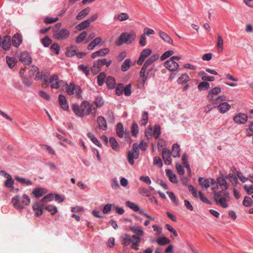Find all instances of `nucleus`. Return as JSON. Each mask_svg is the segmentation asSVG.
<instances>
[{
	"label": "nucleus",
	"instance_id": "1",
	"mask_svg": "<svg viewBox=\"0 0 253 253\" xmlns=\"http://www.w3.org/2000/svg\"><path fill=\"white\" fill-rule=\"evenodd\" d=\"M72 109L74 113L79 117H83L90 114L95 116L96 108L92 107L90 104L86 101H84L80 106L77 104L72 105Z\"/></svg>",
	"mask_w": 253,
	"mask_h": 253
},
{
	"label": "nucleus",
	"instance_id": "2",
	"mask_svg": "<svg viewBox=\"0 0 253 253\" xmlns=\"http://www.w3.org/2000/svg\"><path fill=\"white\" fill-rule=\"evenodd\" d=\"M53 199L54 195L52 194H49L45 196L40 201L35 203L33 206V210L35 211V215L37 216L42 215L45 206L44 203L51 201Z\"/></svg>",
	"mask_w": 253,
	"mask_h": 253
},
{
	"label": "nucleus",
	"instance_id": "3",
	"mask_svg": "<svg viewBox=\"0 0 253 253\" xmlns=\"http://www.w3.org/2000/svg\"><path fill=\"white\" fill-rule=\"evenodd\" d=\"M41 79L43 80L45 83L49 84L52 88L57 89L60 87H64L66 84V83L60 80L56 75H52L49 79L45 76L42 75Z\"/></svg>",
	"mask_w": 253,
	"mask_h": 253
},
{
	"label": "nucleus",
	"instance_id": "4",
	"mask_svg": "<svg viewBox=\"0 0 253 253\" xmlns=\"http://www.w3.org/2000/svg\"><path fill=\"white\" fill-rule=\"evenodd\" d=\"M30 201V198L26 194H24L21 198L17 195L13 197L11 200V203L13 207L15 209L20 210L24 209L23 205H29Z\"/></svg>",
	"mask_w": 253,
	"mask_h": 253
},
{
	"label": "nucleus",
	"instance_id": "5",
	"mask_svg": "<svg viewBox=\"0 0 253 253\" xmlns=\"http://www.w3.org/2000/svg\"><path fill=\"white\" fill-rule=\"evenodd\" d=\"M61 24H56L53 28V35L55 39L57 40H64L68 38L70 35V32L65 28H60Z\"/></svg>",
	"mask_w": 253,
	"mask_h": 253
},
{
	"label": "nucleus",
	"instance_id": "6",
	"mask_svg": "<svg viewBox=\"0 0 253 253\" xmlns=\"http://www.w3.org/2000/svg\"><path fill=\"white\" fill-rule=\"evenodd\" d=\"M139 146L137 143H133L132 151L127 152V161L131 165H134V159L139 158Z\"/></svg>",
	"mask_w": 253,
	"mask_h": 253
},
{
	"label": "nucleus",
	"instance_id": "7",
	"mask_svg": "<svg viewBox=\"0 0 253 253\" xmlns=\"http://www.w3.org/2000/svg\"><path fill=\"white\" fill-rule=\"evenodd\" d=\"M141 236H137L136 235H133L130 237H129L127 235V245L131 243V248L135 250H138L139 249V246L138 243L140 242Z\"/></svg>",
	"mask_w": 253,
	"mask_h": 253
},
{
	"label": "nucleus",
	"instance_id": "8",
	"mask_svg": "<svg viewBox=\"0 0 253 253\" xmlns=\"http://www.w3.org/2000/svg\"><path fill=\"white\" fill-rule=\"evenodd\" d=\"M164 66L169 71H175L179 68L178 63L170 58L165 62Z\"/></svg>",
	"mask_w": 253,
	"mask_h": 253
},
{
	"label": "nucleus",
	"instance_id": "9",
	"mask_svg": "<svg viewBox=\"0 0 253 253\" xmlns=\"http://www.w3.org/2000/svg\"><path fill=\"white\" fill-rule=\"evenodd\" d=\"M152 50L149 48H145L141 52L140 56L137 61L138 65H141L143 64L145 59L151 53Z\"/></svg>",
	"mask_w": 253,
	"mask_h": 253
},
{
	"label": "nucleus",
	"instance_id": "10",
	"mask_svg": "<svg viewBox=\"0 0 253 253\" xmlns=\"http://www.w3.org/2000/svg\"><path fill=\"white\" fill-rule=\"evenodd\" d=\"M248 118V116L246 114L239 113L234 117L233 120L236 123L241 125L245 124Z\"/></svg>",
	"mask_w": 253,
	"mask_h": 253
},
{
	"label": "nucleus",
	"instance_id": "11",
	"mask_svg": "<svg viewBox=\"0 0 253 253\" xmlns=\"http://www.w3.org/2000/svg\"><path fill=\"white\" fill-rule=\"evenodd\" d=\"M221 88L220 87L215 86L213 88L210 89L208 92V94L207 95L208 99L211 102H214L215 99L214 98V96L217 95L219 93L221 92Z\"/></svg>",
	"mask_w": 253,
	"mask_h": 253
},
{
	"label": "nucleus",
	"instance_id": "12",
	"mask_svg": "<svg viewBox=\"0 0 253 253\" xmlns=\"http://www.w3.org/2000/svg\"><path fill=\"white\" fill-rule=\"evenodd\" d=\"M20 61L25 65H29L32 63V58L26 51L22 52L20 56Z\"/></svg>",
	"mask_w": 253,
	"mask_h": 253
},
{
	"label": "nucleus",
	"instance_id": "13",
	"mask_svg": "<svg viewBox=\"0 0 253 253\" xmlns=\"http://www.w3.org/2000/svg\"><path fill=\"white\" fill-rule=\"evenodd\" d=\"M162 158L166 165H169L171 163L170 151L167 148H164L162 151Z\"/></svg>",
	"mask_w": 253,
	"mask_h": 253
},
{
	"label": "nucleus",
	"instance_id": "14",
	"mask_svg": "<svg viewBox=\"0 0 253 253\" xmlns=\"http://www.w3.org/2000/svg\"><path fill=\"white\" fill-rule=\"evenodd\" d=\"M29 76L35 80L39 79L40 75L39 68L34 65L31 66L29 70Z\"/></svg>",
	"mask_w": 253,
	"mask_h": 253
},
{
	"label": "nucleus",
	"instance_id": "15",
	"mask_svg": "<svg viewBox=\"0 0 253 253\" xmlns=\"http://www.w3.org/2000/svg\"><path fill=\"white\" fill-rule=\"evenodd\" d=\"M214 201H217V199H219L222 197H229V193L227 191V189L222 188V190L219 191H216L214 192Z\"/></svg>",
	"mask_w": 253,
	"mask_h": 253
},
{
	"label": "nucleus",
	"instance_id": "16",
	"mask_svg": "<svg viewBox=\"0 0 253 253\" xmlns=\"http://www.w3.org/2000/svg\"><path fill=\"white\" fill-rule=\"evenodd\" d=\"M1 44H2V47L4 50H8L11 45L10 37L9 36H4Z\"/></svg>",
	"mask_w": 253,
	"mask_h": 253
},
{
	"label": "nucleus",
	"instance_id": "17",
	"mask_svg": "<svg viewBox=\"0 0 253 253\" xmlns=\"http://www.w3.org/2000/svg\"><path fill=\"white\" fill-rule=\"evenodd\" d=\"M217 108L220 113L223 114L229 110L231 106L228 102H224L220 103Z\"/></svg>",
	"mask_w": 253,
	"mask_h": 253
},
{
	"label": "nucleus",
	"instance_id": "18",
	"mask_svg": "<svg viewBox=\"0 0 253 253\" xmlns=\"http://www.w3.org/2000/svg\"><path fill=\"white\" fill-rule=\"evenodd\" d=\"M58 99L61 108L64 110H67L69 108V105L66 97L64 95L60 94L58 97Z\"/></svg>",
	"mask_w": 253,
	"mask_h": 253
},
{
	"label": "nucleus",
	"instance_id": "19",
	"mask_svg": "<svg viewBox=\"0 0 253 253\" xmlns=\"http://www.w3.org/2000/svg\"><path fill=\"white\" fill-rule=\"evenodd\" d=\"M97 124L99 128L101 129L105 130L107 129V126L106 120L102 116H99L97 118Z\"/></svg>",
	"mask_w": 253,
	"mask_h": 253
},
{
	"label": "nucleus",
	"instance_id": "20",
	"mask_svg": "<svg viewBox=\"0 0 253 253\" xmlns=\"http://www.w3.org/2000/svg\"><path fill=\"white\" fill-rule=\"evenodd\" d=\"M166 175L169 178L170 181L173 183H177L178 180L176 175L173 173V171L170 169L166 170Z\"/></svg>",
	"mask_w": 253,
	"mask_h": 253
},
{
	"label": "nucleus",
	"instance_id": "21",
	"mask_svg": "<svg viewBox=\"0 0 253 253\" xmlns=\"http://www.w3.org/2000/svg\"><path fill=\"white\" fill-rule=\"evenodd\" d=\"M22 42L21 36L17 33L15 34L12 39V43L14 46L18 47Z\"/></svg>",
	"mask_w": 253,
	"mask_h": 253
},
{
	"label": "nucleus",
	"instance_id": "22",
	"mask_svg": "<svg viewBox=\"0 0 253 253\" xmlns=\"http://www.w3.org/2000/svg\"><path fill=\"white\" fill-rule=\"evenodd\" d=\"M180 146L178 143H175L172 146V155L174 158H179L180 156Z\"/></svg>",
	"mask_w": 253,
	"mask_h": 253
},
{
	"label": "nucleus",
	"instance_id": "23",
	"mask_svg": "<svg viewBox=\"0 0 253 253\" xmlns=\"http://www.w3.org/2000/svg\"><path fill=\"white\" fill-rule=\"evenodd\" d=\"M198 182L202 188L207 189L210 187V180L208 178L200 177L198 179Z\"/></svg>",
	"mask_w": 253,
	"mask_h": 253
},
{
	"label": "nucleus",
	"instance_id": "24",
	"mask_svg": "<svg viewBox=\"0 0 253 253\" xmlns=\"http://www.w3.org/2000/svg\"><path fill=\"white\" fill-rule=\"evenodd\" d=\"M159 36L165 42L169 44H172L173 41L172 39L167 33L164 32L160 31L159 32Z\"/></svg>",
	"mask_w": 253,
	"mask_h": 253
},
{
	"label": "nucleus",
	"instance_id": "25",
	"mask_svg": "<svg viewBox=\"0 0 253 253\" xmlns=\"http://www.w3.org/2000/svg\"><path fill=\"white\" fill-rule=\"evenodd\" d=\"M47 193V191L43 188H36L34 189L32 193L36 197H40Z\"/></svg>",
	"mask_w": 253,
	"mask_h": 253
},
{
	"label": "nucleus",
	"instance_id": "26",
	"mask_svg": "<svg viewBox=\"0 0 253 253\" xmlns=\"http://www.w3.org/2000/svg\"><path fill=\"white\" fill-rule=\"evenodd\" d=\"M102 41V39L100 37H97L94 39L91 42L89 43L87 46L88 50H93V48L97 45H98Z\"/></svg>",
	"mask_w": 253,
	"mask_h": 253
},
{
	"label": "nucleus",
	"instance_id": "27",
	"mask_svg": "<svg viewBox=\"0 0 253 253\" xmlns=\"http://www.w3.org/2000/svg\"><path fill=\"white\" fill-rule=\"evenodd\" d=\"M124 92V94L126 96V86L124 87L122 84H119L116 89V93L118 95H120Z\"/></svg>",
	"mask_w": 253,
	"mask_h": 253
},
{
	"label": "nucleus",
	"instance_id": "28",
	"mask_svg": "<svg viewBox=\"0 0 253 253\" xmlns=\"http://www.w3.org/2000/svg\"><path fill=\"white\" fill-rule=\"evenodd\" d=\"M116 131L119 137L122 138L124 136V126L121 123H119L117 124L116 127Z\"/></svg>",
	"mask_w": 253,
	"mask_h": 253
},
{
	"label": "nucleus",
	"instance_id": "29",
	"mask_svg": "<svg viewBox=\"0 0 253 253\" xmlns=\"http://www.w3.org/2000/svg\"><path fill=\"white\" fill-rule=\"evenodd\" d=\"M190 80L189 76L186 73H185L182 74L180 77L178 78L177 82L178 84H183L189 82Z\"/></svg>",
	"mask_w": 253,
	"mask_h": 253
},
{
	"label": "nucleus",
	"instance_id": "30",
	"mask_svg": "<svg viewBox=\"0 0 253 253\" xmlns=\"http://www.w3.org/2000/svg\"><path fill=\"white\" fill-rule=\"evenodd\" d=\"M130 230L137 236H142L144 234V231L139 226H131Z\"/></svg>",
	"mask_w": 253,
	"mask_h": 253
},
{
	"label": "nucleus",
	"instance_id": "31",
	"mask_svg": "<svg viewBox=\"0 0 253 253\" xmlns=\"http://www.w3.org/2000/svg\"><path fill=\"white\" fill-rule=\"evenodd\" d=\"M106 84L109 88L112 89L116 85V81L113 77L109 76L106 78Z\"/></svg>",
	"mask_w": 253,
	"mask_h": 253
},
{
	"label": "nucleus",
	"instance_id": "32",
	"mask_svg": "<svg viewBox=\"0 0 253 253\" xmlns=\"http://www.w3.org/2000/svg\"><path fill=\"white\" fill-rule=\"evenodd\" d=\"M216 181L222 187V188L225 189L228 188V186L225 178L221 176L218 177L216 179Z\"/></svg>",
	"mask_w": 253,
	"mask_h": 253
},
{
	"label": "nucleus",
	"instance_id": "33",
	"mask_svg": "<svg viewBox=\"0 0 253 253\" xmlns=\"http://www.w3.org/2000/svg\"><path fill=\"white\" fill-rule=\"evenodd\" d=\"M197 87L200 91L207 90L210 87V84L208 82L203 81L199 83Z\"/></svg>",
	"mask_w": 253,
	"mask_h": 253
},
{
	"label": "nucleus",
	"instance_id": "34",
	"mask_svg": "<svg viewBox=\"0 0 253 253\" xmlns=\"http://www.w3.org/2000/svg\"><path fill=\"white\" fill-rule=\"evenodd\" d=\"M90 10V8L87 7L80 11L76 16L77 20H81L87 15Z\"/></svg>",
	"mask_w": 253,
	"mask_h": 253
},
{
	"label": "nucleus",
	"instance_id": "35",
	"mask_svg": "<svg viewBox=\"0 0 253 253\" xmlns=\"http://www.w3.org/2000/svg\"><path fill=\"white\" fill-rule=\"evenodd\" d=\"M161 134V128L159 124L155 125L154 127L153 135L155 139H158Z\"/></svg>",
	"mask_w": 253,
	"mask_h": 253
},
{
	"label": "nucleus",
	"instance_id": "36",
	"mask_svg": "<svg viewBox=\"0 0 253 253\" xmlns=\"http://www.w3.org/2000/svg\"><path fill=\"white\" fill-rule=\"evenodd\" d=\"M156 241L160 246H165L170 242V240L166 237H160L156 240Z\"/></svg>",
	"mask_w": 253,
	"mask_h": 253
},
{
	"label": "nucleus",
	"instance_id": "37",
	"mask_svg": "<svg viewBox=\"0 0 253 253\" xmlns=\"http://www.w3.org/2000/svg\"><path fill=\"white\" fill-rule=\"evenodd\" d=\"M146 70H145V72H144V76H143V75H141V70H140L139 73V76L142 79L141 83L142 84H145V83L148 80V78H150V77H152L150 76V74H149L148 70L147 71H146Z\"/></svg>",
	"mask_w": 253,
	"mask_h": 253
},
{
	"label": "nucleus",
	"instance_id": "38",
	"mask_svg": "<svg viewBox=\"0 0 253 253\" xmlns=\"http://www.w3.org/2000/svg\"><path fill=\"white\" fill-rule=\"evenodd\" d=\"M127 207L129 208L133 211L138 212V213H139V211H141V209H140L138 205L129 201H127Z\"/></svg>",
	"mask_w": 253,
	"mask_h": 253
},
{
	"label": "nucleus",
	"instance_id": "39",
	"mask_svg": "<svg viewBox=\"0 0 253 253\" xmlns=\"http://www.w3.org/2000/svg\"><path fill=\"white\" fill-rule=\"evenodd\" d=\"M126 42V33H123L121 35L119 39L116 42V44L120 46Z\"/></svg>",
	"mask_w": 253,
	"mask_h": 253
},
{
	"label": "nucleus",
	"instance_id": "40",
	"mask_svg": "<svg viewBox=\"0 0 253 253\" xmlns=\"http://www.w3.org/2000/svg\"><path fill=\"white\" fill-rule=\"evenodd\" d=\"M109 143L111 145L112 148L115 151L119 150V147L118 143L116 139L113 137H111L109 138Z\"/></svg>",
	"mask_w": 253,
	"mask_h": 253
},
{
	"label": "nucleus",
	"instance_id": "41",
	"mask_svg": "<svg viewBox=\"0 0 253 253\" xmlns=\"http://www.w3.org/2000/svg\"><path fill=\"white\" fill-rule=\"evenodd\" d=\"M87 136L95 145L100 147L101 146V144L99 141L95 137L94 135L92 133L88 132L87 134Z\"/></svg>",
	"mask_w": 253,
	"mask_h": 253
},
{
	"label": "nucleus",
	"instance_id": "42",
	"mask_svg": "<svg viewBox=\"0 0 253 253\" xmlns=\"http://www.w3.org/2000/svg\"><path fill=\"white\" fill-rule=\"evenodd\" d=\"M66 92L69 95H73L74 93V90L76 89V85L73 83H71L68 85L67 83L66 85Z\"/></svg>",
	"mask_w": 253,
	"mask_h": 253
},
{
	"label": "nucleus",
	"instance_id": "43",
	"mask_svg": "<svg viewBox=\"0 0 253 253\" xmlns=\"http://www.w3.org/2000/svg\"><path fill=\"white\" fill-rule=\"evenodd\" d=\"M15 179L21 183V184H24L27 186H30L32 184V181L28 179L25 178H22L18 176L15 177Z\"/></svg>",
	"mask_w": 253,
	"mask_h": 253
},
{
	"label": "nucleus",
	"instance_id": "44",
	"mask_svg": "<svg viewBox=\"0 0 253 253\" xmlns=\"http://www.w3.org/2000/svg\"><path fill=\"white\" fill-rule=\"evenodd\" d=\"M77 52V49L75 46H71L68 48L66 52V55L69 57H73L74 55H76Z\"/></svg>",
	"mask_w": 253,
	"mask_h": 253
},
{
	"label": "nucleus",
	"instance_id": "45",
	"mask_svg": "<svg viewBox=\"0 0 253 253\" xmlns=\"http://www.w3.org/2000/svg\"><path fill=\"white\" fill-rule=\"evenodd\" d=\"M43 209H45V210L50 212L51 215H54L57 212V209L56 207L51 205L48 206H46L45 205Z\"/></svg>",
	"mask_w": 253,
	"mask_h": 253
},
{
	"label": "nucleus",
	"instance_id": "46",
	"mask_svg": "<svg viewBox=\"0 0 253 253\" xmlns=\"http://www.w3.org/2000/svg\"><path fill=\"white\" fill-rule=\"evenodd\" d=\"M226 178L229 179L232 184L234 185H236L239 182L238 177L234 175V174L232 173H229L226 177Z\"/></svg>",
	"mask_w": 253,
	"mask_h": 253
},
{
	"label": "nucleus",
	"instance_id": "47",
	"mask_svg": "<svg viewBox=\"0 0 253 253\" xmlns=\"http://www.w3.org/2000/svg\"><path fill=\"white\" fill-rule=\"evenodd\" d=\"M243 205L246 207H250L253 205V200L252 198L245 196L243 201Z\"/></svg>",
	"mask_w": 253,
	"mask_h": 253
},
{
	"label": "nucleus",
	"instance_id": "48",
	"mask_svg": "<svg viewBox=\"0 0 253 253\" xmlns=\"http://www.w3.org/2000/svg\"><path fill=\"white\" fill-rule=\"evenodd\" d=\"M229 197H222L219 199H217L216 203H218L222 208H226L228 207V205L226 202V199H228Z\"/></svg>",
	"mask_w": 253,
	"mask_h": 253
},
{
	"label": "nucleus",
	"instance_id": "49",
	"mask_svg": "<svg viewBox=\"0 0 253 253\" xmlns=\"http://www.w3.org/2000/svg\"><path fill=\"white\" fill-rule=\"evenodd\" d=\"M89 24V21L86 20L78 24L76 28L77 30L81 31L87 27Z\"/></svg>",
	"mask_w": 253,
	"mask_h": 253
},
{
	"label": "nucleus",
	"instance_id": "50",
	"mask_svg": "<svg viewBox=\"0 0 253 253\" xmlns=\"http://www.w3.org/2000/svg\"><path fill=\"white\" fill-rule=\"evenodd\" d=\"M6 62L8 66L10 68H12L15 66L16 63L17 62V60L15 57H9L7 56Z\"/></svg>",
	"mask_w": 253,
	"mask_h": 253
},
{
	"label": "nucleus",
	"instance_id": "51",
	"mask_svg": "<svg viewBox=\"0 0 253 253\" xmlns=\"http://www.w3.org/2000/svg\"><path fill=\"white\" fill-rule=\"evenodd\" d=\"M153 63L150 58H148L143 64L142 68H141V74L144 76V72H145V70H147V68L149 66L151 65Z\"/></svg>",
	"mask_w": 253,
	"mask_h": 253
},
{
	"label": "nucleus",
	"instance_id": "52",
	"mask_svg": "<svg viewBox=\"0 0 253 253\" xmlns=\"http://www.w3.org/2000/svg\"><path fill=\"white\" fill-rule=\"evenodd\" d=\"M106 74L104 72L100 73L97 77V83L99 86H101L104 83Z\"/></svg>",
	"mask_w": 253,
	"mask_h": 253
},
{
	"label": "nucleus",
	"instance_id": "53",
	"mask_svg": "<svg viewBox=\"0 0 253 253\" xmlns=\"http://www.w3.org/2000/svg\"><path fill=\"white\" fill-rule=\"evenodd\" d=\"M14 184V181L12 179L11 176H8V177L6 178V180L4 182V186L7 188H10L13 187Z\"/></svg>",
	"mask_w": 253,
	"mask_h": 253
},
{
	"label": "nucleus",
	"instance_id": "54",
	"mask_svg": "<svg viewBox=\"0 0 253 253\" xmlns=\"http://www.w3.org/2000/svg\"><path fill=\"white\" fill-rule=\"evenodd\" d=\"M138 131V126L135 122H134L131 127V131L132 135L135 137L137 136Z\"/></svg>",
	"mask_w": 253,
	"mask_h": 253
},
{
	"label": "nucleus",
	"instance_id": "55",
	"mask_svg": "<svg viewBox=\"0 0 253 253\" xmlns=\"http://www.w3.org/2000/svg\"><path fill=\"white\" fill-rule=\"evenodd\" d=\"M167 194L169 196L171 201L175 205H178L179 204L178 200L176 198L174 193L172 192L168 191L167 192Z\"/></svg>",
	"mask_w": 253,
	"mask_h": 253
},
{
	"label": "nucleus",
	"instance_id": "56",
	"mask_svg": "<svg viewBox=\"0 0 253 253\" xmlns=\"http://www.w3.org/2000/svg\"><path fill=\"white\" fill-rule=\"evenodd\" d=\"M136 38V34L135 32L131 31L129 33H127V44L132 42Z\"/></svg>",
	"mask_w": 253,
	"mask_h": 253
},
{
	"label": "nucleus",
	"instance_id": "57",
	"mask_svg": "<svg viewBox=\"0 0 253 253\" xmlns=\"http://www.w3.org/2000/svg\"><path fill=\"white\" fill-rule=\"evenodd\" d=\"M100 67L99 65L97 64L96 61H95L93 66L91 68V71L93 74H96L101 70Z\"/></svg>",
	"mask_w": 253,
	"mask_h": 253
},
{
	"label": "nucleus",
	"instance_id": "58",
	"mask_svg": "<svg viewBox=\"0 0 253 253\" xmlns=\"http://www.w3.org/2000/svg\"><path fill=\"white\" fill-rule=\"evenodd\" d=\"M174 54V51L171 50H168L165 52L161 56L160 58L162 61H164L167 58L169 57Z\"/></svg>",
	"mask_w": 253,
	"mask_h": 253
},
{
	"label": "nucleus",
	"instance_id": "59",
	"mask_svg": "<svg viewBox=\"0 0 253 253\" xmlns=\"http://www.w3.org/2000/svg\"><path fill=\"white\" fill-rule=\"evenodd\" d=\"M87 34L86 32L81 33L76 39V42L77 43H80L82 42L86 38Z\"/></svg>",
	"mask_w": 253,
	"mask_h": 253
},
{
	"label": "nucleus",
	"instance_id": "60",
	"mask_svg": "<svg viewBox=\"0 0 253 253\" xmlns=\"http://www.w3.org/2000/svg\"><path fill=\"white\" fill-rule=\"evenodd\" d=\"M148 120V112L144 111L142 114V117L140 120V124L142 126H145Z\"/></svg>",
	"mask_w": 253,
	"mask_h": 253
},
{
	"label": "nucleus",
	"instance_id": "61",
	"mask_svg": "<svg viewBox=\"0 0 253 253\" xmlns=\"http://www.w3.org/2000/svg\"><path fill=\"white\" fill-rule=\"evenodd\" d=\"M217 47L218 52H221L223 49V40L220 35L217 36Z\"/></svg>",
	"mask_w": 253,
	"mask_h": 253
},
{
	"label": "nucleus",
	"instance_id": "62",
	"mask_svg": "<svg viewBox=\"0 0 253 253\" xmlns=\"http://www.w3.org/2000/svg\"><path fill=\"white\" fill-rule=\"evenodd\" d=\"M42 148L51 155H55V152L52 148L47 145L42 144L41 145Z\"/></svg>",
	"mask_w": 253,
	"mask_h": 253
},
{
	"label": "nucleus",
	"instance_id": "63",
	"mask_svg": "<svg viewBox=\"0 0 253 253\" xmlns=\"http://www.w3.org/2000/svg\"><path fill=\"white\" fill-rule=\"evenodd\" d=\"M199 196L200 200L203 202L208 204L209 205H211V202L207 198V197L204 195V194L201 191L199 192Z\"/></svg>",
	"mask_w": 253,
	"mask_h": 253
},
{
	"label": "nucleus",
	"instance_id": "64",
	"mask_svg": "<svg viewBox=\"0 0 253 253\" xmlns=\"http://www.w3.org/2000/svg\"><path fill=\"white\" fill-rule=\"evenodd\" d=\"M154 165L159 168H162L163 167V162L159 157L156 156L154 158Z\"/></svg>",
	"mask_w": 253,
	"mask_h": 253
}]
</instances>
